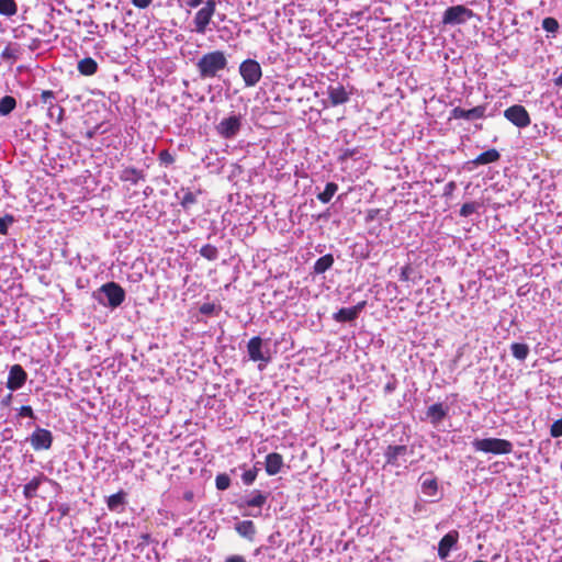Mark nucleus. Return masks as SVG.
I'll return each instance as SVG.
<instances>
[{
  "mask_svg": "<svg viewBox=\"0 0 562 562\" xmlns=\"http://www.w3.org/2000/svg\"><path fill=\"white\" fill-rule=\"evenodd\" d=\"M228 60L224 52L212 50L203 54L196 63V69L202 79L214 78L227 68Z\"/></svg>",
  "mask_w": 562,
  "mask_h": 562,
  "instance_id": "nucleus-1",
  "label": "nucleus"
},
{
  "mask_svg": "<svg viewBox=\"0 0 562 562\" xmlns=\"http://www.w3.org/2000/svg\"><path fill=\"white\" fill-rule=\"evenodd\" d=\"M472 446L475 451L492 454H509L514 449L509 440L501 438H476L473 440Z\"/></svg>",
  "mask_w": 562,
  "mask_h": 562,
  "instance_id": "nucleus-2",
  "label": "nucleus"
},
{
  "mask_svg": "<svg viewBox=\"0 0 562 562\" xmlns=\"http://www.w3.org/2000/svg\"><path fill=\"white\" fill-rule=\"evenodd\" d=\"M216 12V0H206L193 16V31L198 34H205Z\"/></svg>",
  "mask_w": 562,
  "mask_h": 562,
  "instance_id": "nucleus-3",
  "label": "nucleus"
},
{
  "mask_svg": "<svg viewBox=\"0 0 562 562\" xmlns=\"http://www.w3.org/2000/svg\"><path fill=\"white\" fill-rule=\"evenodd\" d=\"M474 12L465 5L458 4L449 7L442 15L443 25H460L471 20L474 16Z\"/></svg>",
  "mask_w": 562,
  "mask_h": 562,
  "instance_id": "nucleus-4",
  "label": "nucleus"
},
{
  "mask_svg": "<svg viewBox=\"0 0 562 562\" xmlns=\"http://www.w3.org/2000/svg\"><path fill=\"white\" fill-rule=\"evenodd\" d=\"M239 74L246 87L256 86L261 77L262 70L260 64L255 59H246L239 65Z\"/></svg>",
  "mask_w": 562,
  "mask_h": 562,
  "instance_id": "nucleus-5",
  "label": "nucleus"
},
{
  "mask_svg": "<svg viewBox=\"0 0 562 562\" xmlns=\"http://www.w3.org/2000/svg\"><path fill=\"white\" fill-rule=\"evenodd\" d=\"M504 116L518 128H525L531 124V119L524 105L514 104L504 111Z\"/></svg>",
  "mask_w": 562,
  "mask_h": 562,
  "instance_id": "nucleus-6",
  "label": "nucleus"
},
{
  "mask_svg": "<svg viewBox=\"0 0 562 562\" xmlns=\"http://www.w3.org/2000/svg\"><path fill=\"white\" fill-rule=\"evenodd\" d=\"M100 291L105 294L108 299V305L112 308H116L125 300V291L116 282L112 281L101 285Z\"/></svg>",
  "mask_w": 562,
  "mask_h": 562,
  "instance_id": "nucleus-7",
  "label": "nucleus"
},
{
  "mask_svg": "<svg viewBox=\"0 0 562 562\" xmlns=\"http://www.w3.org/2000/svg\"><path fill=\"white\" fill-rule=\"evenodd\" d=\"M240 127H241L240 117L237 115H232L229 117L223 119L216 126V130H217V133L223 138L229 139L237 135Z\"/></svg>",
  "mask_w": 562,
  "mask_h": 562,
  "instance_id": "nucleus-8",
  "label": "nucleus"
},
{
  "mask_svg": "<svg viewBox=\"0 0 562 562\" xmlns=\"http://www.w3.org/2000/svg\"><path fill=\"white\" fill-rule=\"evenodd\" d=\"M30 441L35 450H47L52 447L53 436L48 429L37 428L31 435Z\"/></svg>",
  "mask_w": 562,
  "mask_h": 562,
  "instance_id": "nucleus-9",
  "label": "nucleus"
},
{
  "mask_svg": "<svg viewBox=\"0 0 562 562\" xmlns=\"http://www.w3.org/2000/svg\"><path fill=\"white\" fill-rule=\"evenodd\" d=\"M367 305V301H361L352 307H342L338 310L333 318L338 323H347L355 321Z\"/></svg>",
  "mask_w": 562,
  "mask_h": 562,
  "instance_id": "nucleus-10",
  "label": "nucleus"
},
{
  "mask_svg": "<svg viewBox=\"0 0 562 562\" xmlns=\"http://www.w3.org/2000/svg\"><path fill=\"white\" fill-rule=\"evenodd\" d=\"M27 379L25 370L20 364H14L10 368L7 381V387L11 391L21 389Z\"/></svg>",
  "mask_w": 562,
  "mask_h": 562,
  "instance_id": "nucleus-11",
  "label": "nucleus"
},
{
  "mask_svg": "<svg viewBox=\"0 0 562 562\" xmlns=\"http://www.w3.org/2000/svg\"><path fill=\"white\" fill-rule=\"evenodd\" d=\"M486 106L477 105L470 110H464L460 106L452 109L451 117L453 119H464V120H479L485 116Z\"/></svg>",
  "mask_w": 562,
  "mask_h": 562,
  "instance_id": "nucleus-12",
  "label": "nucleus"
},
{
  "mask_svg": "<svg viewBox=\"0 0 562 562\" xmlns=\"http://www.w3.org/2000/svg\"><path fill=\"white\" fill-rule=\"evenodd\" d=\"M247 352L249 356V359L257 362V361H265L268 362L270 360L269 357H266L262 352V338L259 336H255L249 339L247 344Z\"/></svg>",
  "mask_w": 562,
  "mask_h": 562,
  "instance_id": "nucleus-13",
  "label": "nucleus"
},
{
  "mask_svg": "<svg viewBox=\"0 0 562 562\" xmlns=\"http://www.w3.org/2000/svg\"><path fill=\"white\" fill-rule=\"evenodd\" d=\"M328 99L331 106H337L349 101L350 92L340 83L337 86H329L327 89Z\"/></svg>",
  "mask_w": 562,
  "mask_h": 562,
  "instance_id": "nucleus-14",
  "label": "nucleus"
},
{
  "mask_svg": "<svg viewBox=\"0 0 562 562\" xmlns=\"http://www.w3.org/2000/svg\"><path fill=\"white\" fill-rule=\"evenodd\" d=\"M459 539L458 531L453 530L445 535L438 544V555L440 559L445 560L448 555L451 549L457 544Z\"/></svg>",
  "mask_w": 562,
  "mask_h": 562,
  "instance_id": "nucleus-15",
  "label": "nucleus"
},
{
  "mask_svg": "<svg viewBox=\"0 0 562 562\" xmlns=\"http://www.w3.org/2000/svg\"><path fill=\"white\" fill-rule=\"evenodd\" d=\"M283 465L284 461L282 454L278 452H271L266 456L265 470L268 475H277L278 473H280Z\"/></svg>",
  "mask_w": 562,
  "mask_h": 562,
  "instance_id": "nucleus-16",
  "label": "nucleus"
},
{
  "mask_svg": "<svg viewBox=\"0 0 562 562\" xmlns=\"http://www.w3.org/2000/svg\"><path fill=\"white\" fill-rule=\"evenodd\" d=\"M408 448L405 445H390L384 452L385 461L390 465H398V458L406 456Z\"/></svg>",
  "mask_w": 562,
  "mask_h": 562,
  "instance_id": "nucleus-17",
  "label": "nucleus"
},
{
  "mask_svg": "<svg viewBox=\"0 0 562 562\" xmlns=\"http://www.w3.org/2000/svg\"><path fill=\"white\" fill-rule=\"evenodd\" d=\"M448 414V407L442 403H435L427 408L426 416L431 424H439Z\"/></svg>",
  "mask_w": 562,
  "mask_h": 562,
  "instance_id": "nucleus-18",
  "label": "nucleus"
},
{
  "mask_svg": "<svg viewBox=\"0 0 562 562\" xmlns=\"http://www.w3.org/2000/svg\"><path fill=\"white\" fill-rule=\"evenodd\" d=\"M269 494H265L259 490L251 493V497L245 499L239 507H259L261 508L268 499Z\"/></svg>",
  "mask_w": 562,
  "mask_h": 562,
  "instance_id": "nucleus-19",
  "label": "nucleus"
},
{
  "mask_svg": "<svg viewBox=\"0 0 562 562\" xmlns=\"http://www.w3.org/2000/svg\"><path fill=\"white\" fill-rule=\"evenodd\" d=\"M236 532L250 541L254 540L256 535V526L251 520H243L236 524L235 526Z\"/></svg>",
  "mask_w": 562,
  "mask_h": 562,
  "instance_id": "nucleus-20",
  "label": "nucleus"
},
{
  "mask_svg": "<svg viewBox=\"0 0 562 562\" xmlns=\"http://www.w3.org/2000/svg\"><path fill=\"white\" fill-rule=\"evenodd\" d=\"M45 480L43 474L34 476L27 484L23 487V495L25 499H32L37 495V490L42 482Z\"/></svg>",
  "mask_w": 562,
  "mask_h": 562,
  "instance_id": "nucleus-21",
  "label": "nucleus"
},
{
  "mask_svg": "<svg viewBox=\"0 0 562 562\" xmlns=\"http://www.w3.org/2000/svg\"><path fill=\"white\" fill-rule=\"evenodd\" d=\"M120 179L124 182H131L132 184H137L140 180L145 179L144 172L134 167L125 168Z\"/></svg>",
  "mask_w": 562,
  "mask_h": 562,
  "instance_id": "nucleus-22",
  "label": "nucleus"
},
{
  "mask_svg": "<svg viewBox=\"0 0 562 562\" xmlns=\"http://www.w3.org/2000/svg\"><path fill=\"white\" fill-rule=\"evenodd\" d=\"M77 68L82 76H93L98 71V63L91 57H85L78 61Z\"/></svg>",
  "mask_w": 562,
  "mask_h": 562,
  "instance_id": "nucleus-23",
  "label": "nucleus"
},
{
  "mask_svg": "<svg viewBox=\"0 0 562 562\" xmlns=\"http://www.w3.org/2000/svg\"><path fill=\"white\" fill-rule=\"evenodd\" d=\"M501 154L497 149L491 148L481 153L472 162L476 166L487 165L499 160Z\"/></svg>",
  "mask_w": 562,
  "mask_h": 562,
  "instance_id": "nucleus-24",
  "label": "nucleus"
},
{
  "mask_svg": "<svg viewBox=\"0 0 562 562\" xmlns=\"http://www.w3.org/2000/svg\"><path fill=\"white\" fill-rule=\"evenodd\" d=\"M126 493L120 490L117 493L110 495L106 498V506L111 512H117L119 507L125 504Z\"/></svg>",
  "mask_w": 562,
  "mask_h": 562,
  "instance_id": "nucleus-25",
  "label": "nucleus"
},
{
  "mask_svg": "<svg viewBox=\"0 0 562 562\" xmlns=\"http://www.w3.org/2000/svg\"><path fill=\"white\" fill-rule=\"evenodd\" d=\"M334 265V257L331 254L319 257L314 263V272L321 274L326 272Z\"/></svg>",
  "mask_w": 562,
  "mask_h": 562,
  "instance_id": "nucleus-26",
  "label": "nucleus"
},
{
  "mask_svg": "<svg viewBox=\"0 0 562 562\" xmlns=\"http://www.w3.org/2000/svg\"><path fill=\"white\" fill-rule=\"evenodd\" d=\"M16 108V100L11 95L0 99V115H9Z\"/></svg>",
  "mask_w": 562,
  "mask_h": 562,
  "instance_id": "nucleus-27",
  "label": "nucleus"
},
{
  "mask_svg": "<svg viewBox=\"0 0 562 562\" xmlns=\"http://www.w3.org/2000/svg\"><path fill=\"white\" fill-rule=\"evenodd\" d=\"M337 190H338V186H337V183H335V182H328V183L325 186L324 191L317 194V199H318L322 203H328V202H330V200L333 199V196L335 195V193L337 192Z\"/></svg>",
  "mask_w": 562,
  "mask_h": 562,
  "instance_id": "nucleus-28",
  "label": "nucleus"
},
{
  "mask_svg": "<svg viewBox=\"0 0 562 562\" xmlns=\"http://www.w3.org/2000/svg\"><path fill=\"white\" fill-rule=\"evenodd\" d=\"M513 356L518 360H525L529 355V347L527 344L514 342L510 346Z\"/></svg>",
  "mask_w": 562,
  "mask_h": 562,
  "instance_id": "nucleus-29",
  "label": "nucleus"
},
{
  "mask_svg": "<svg viewBox=\"0 0 562 562\" xmlns=\"http://www.w3.org/2000/svg\"><path fill=\"white\" fill-rule=\"evenodd\" d=\"M65 110L59 104H50L47 106V115L50 120H54L57 124H60L64 120Z\"/></svg>",
  "mask_w": 562,
  "mask_h": 562,
  "instance_id": "nucleus-30",
  "label": "nucleus"
},
{
  "mask_svg": "<svg viewBox=\"0 0 562 562\" xmlns=\"http://www.w3.org/2000/svg\"><path fill=\"white\" fill-rule=\"evenodd\" d=\"M422 492L428 496H435L438 492L437 479H427L422 483Z\"/></svg>",
  "mask_w": 562,
  "mask_h": 562,
  "instance_id": "nucleus-31",
  "label": "nucleus"
},
{
  "mask_svg": "<svg viewBox=\"0 0 562 562\" xmlns=\"http://www.w3.org/2000/svg\"><path fill=\"white\" fill-rule=\"evenodd\" d=\"M18 11V7L14 0H0V14L14 15Z\"/></svg>",
  "mask_w": 562,
  "mask_h": 562,
  "instance_id": "nucleus-32",
  "label": "nucleus"
},
{
  "mask_svg": "<svg viewBox=\"0 0 562 562\" xmlns=\"http://www.w3.org/2000/svg\"><path fill=\"white\" fill-rule=\"evenodd\" d=\"M200 255L204 257L205 259L213 261L216 260L218 257V250L214 245L206 244L201 247Z\"/></svg>",
  "mask_w": 562,
  "mask_h": 562,
  "instance_id": "nucleus-33",
  "label": "nucleus"
},
{
  "mask_svg": "<svg viewBox=\"0 0 562 562\" xmlns=\"http://www.w3.org/2000/svg\"><path fill=\"white\" fill-rule=\"evenodd\" d=\"M183 192V196L181 198L180 205L188 210L191 205L196 203V196L194 193H192L189 189H181Z\"/></svg>",
  "mask_w": 562,
  "mask_h": 562,
  "instance_id": "nucleus-34",
  "label": "nucleus"
},
{
  "mask_svg": "<svg viewBox=\"0 0 562 562\" xmlns=\"http://www.w3.org/2000/svg\"><path fill=\"white\" fill-rule=\"evenodd\" d=\"M215 486L220 491H225L231 486V479L226 473H221L215 477Z\"/></svg>",
  "mask_w": 562,
  "mask_h": 562,
  "instance_id": "nucleus-35",
  "label": "nucleus"
},
{
  "mask_svg": "<svg viewBox=\"0 0 562 562\" xmlns=\"http://www.w3.org/2000/svg\"><path fill=\"white\" fill-rule=\"evenodd\" d=\"M19 48L8 45L1 53L3 59L15 61L19 58Z\"/></svg>",
  "mask_w": 562,
  "mask_h": 562,
  "instance_id": "nucleus-36",
  "label": "nucleus"
},
{
  "mask_svg": "<svg viewBox=\"0 0 562 562\" xmlns=\"http://www.w3.org/2000/svg\"><path fill=\"white\" fill-rule=\"evenodd\" d=\"M258 471L259 469L257 467L245 471L241 475L243 483L245 485H251L257 479Z\"/></svg>",
  "mask_w": 562,
  "mask_h": 562,
  "instance_id": "nucleus-37",
  "label": "nucleus"
},
{
  "mask_svg": "<svg viewBox=\"0 0 562 562\" xmlns=\"http://www.w3.org/2000/svg\"><path fill=\"white\" fill-rule=\"evenodd\" d=\"M542 27L549 33H555L559 30V22L557 19L548 16L542 20Z\"/></svg>",
  "mask_w": 562,
  "mask_h": 562,
  "instance_id": "nucleus-38",
  "label": "nucleus"
},
{
  "mask_svg": "<svg viewBox=\"0 0 562 562\" xmlns=\"http://www.w3.org/2000/svg\"><path fill=\"white\" fill-rule=\"evenodd\" d=\"M479 207H480V204L477 202L464 203L460 209V215L463 217H468L471 214H473L474 212H476Z\"/></svg>",
  "mask_w": 562,
  "mask_h": 562,
  "instance_id": "nucleus-39",
  "label": "nucleus"
},
{
  "mask_svg": "<svg viewBox=\"0 0 562 562\" xmlns=\"http://www.w3.org/2000/svg\"><path fill=\"white\" fill-rule=\"evenodd\" d=\"M14 223V216L12 214H5L0 217V235H7L9 226Z\"/></svg>",
  "mask_w": 562,
  "mask_h": 562,
  "instance_id": "nucleus-40",
  "label": "nucleus"
},
{
  "mask_svg": "<svg viewBox=\"0 0 562 562\" xmlns=\"http://www.w3.org/2000/svg\"><path fill=\"white\" fill-rule=\"evenodd\" d=\"M221 307H217L214 303H203L200 306V313L203 315H213L214 313L218 312Z\"/></svg>",
  "mask_w": 562,
  "mask_h": 562,
  "instance_id": "nucleus-41",
  "label": "nucleus"
},
{
  "mask_svg": "<svg viewBox=\"0 0 562 562\" xmlns=\"http://www.w3.org/2000/svg\"><path fill=\"white\" fill-rule=\"evenodd\" d=\"M54 100H55V93L52 90H44L41 93V101H42V103L46 104L47 106H49L50 104H56L54 102Z\"/></svg>",
  "mask_w": 562,
  "mask_h": 562,
  "instance_id": "nucleus-42",
  "label": "nucleus"
},
{
  "mask_svg": "<svg viewBox=\"0 0 562 562\" xmlns=\"http://www.w3.org/2000/svg\"><path fill=\"white\" fill-rule=\"evenodd\" d=\"M550 435L553 438H559L562 436V418L555 420L550 427Z\"/></svg>",
  "mask_w": 562,
  "mask_h": 562,
  "instance_id": "nucleus-43",
  "label": "nucleus"
},
{
  "mask_svg": "<svg viewBox=\"0 0 562 562\" xmlns=\"http://www.w3.org/2000/svg\"><path fill=\"white\" fill-rule=\"evenodd\" d=\"M412 272H413V268H412L411 263L405 265L401 269L400 280L402 282H407L409 280V278H411V273Z\"/></svg>",
  "mask_w": 562,
  "mask_h": 562,
  "instance_id": "nucleus-44",
  "label": "nucleus"
},
{
  "mask_svg": "<svg viewBox=\"0 0 562 562\" xmlns=\"http://www.w3.org/2000/svg\"><path fill=\"white\" fill-rule=\"evenodd\" d=\"M19 416L35 418L34 412H33L32 407L29 405L21 406V408L19 411Z\"/></svg>",
  "mask_w": 562,
  "mask_h": 562,
  "instance_id": "nucleus-45",
  "label": "nucleus"
},
{
  "mask_svg": "<svg viewBox=\"0 0 562 562\" xmlns=\"http://www.w3.org/2000/svg\"><path fill=\"white\" fill-rule=\"evenodd\" d=\"M159 160L165 164H172L175 161L172 155L168 150H161L159 153Z\"/></svg>",
  "mask_w": 562,
  "mask_h": 562,
  "instance_id": "nucleus-46",
  "label": "nucleus"
},
{
  "mask_svg": "<svg viewBox=\"0 0 562 562\" xmlns=\"http://www.w3.org/2000/svg\"><path fill=\"white\" fill-rule=\"evenodd\" d=\"M457 189V184L454 181H450L448 182L446 186H445V189H443V196L446 198H450L454 190Z\"/></svg>",
  "mask_w": 562,
  "mask_h": 562,
  "instance_id": "nucleus-47",
  "label": "nucleus"
},
{
  "mask_svg": "<svg viewBox=\"0 0 562 562\" xmlns=\"http://www.w3.org/2000/svg\"><path fill=\"white\" fill-rule=\"evenodd\" d=\"M134 7L138 9H146L150 5L153 0H131Z\"/></svg>",
  "mask_w": 562,
  "mask_h": 562,
  "instance_id": "nucleus-48",
  "label": "nucleus"
},
{
  "mask_svg": "<svg viewBox=\"0 0 562 562\" xmlns=\"http://www.w3.org/2000/svg\"><path fill=\"white\" fill-rule=\"evenodd\" d=\"M205 1L206 0H186V5L188 8L194 9V8H198L200 4L204 5Z\"/></svg>",
  "mask_w": 562,
  "mask_h": 562,
  "instance_id": "nucleus-49",
  "label": "nucleus"
},
{
  "mask_svg": "<svg viewBox=\"0 0 562 562\" xmlns=\"http://www.w3.org/2000/svg\"><path fill=\"white\" fill-rule=\"evenodd\" d=\"M225 562H247L243 555H231L228 557Z\"/></svg>",
  "mask_w": 562,
  "mask_h": 562,
  "instance_id": "nucleus-50",
  "label": "nucleus"
},
{
  "mask_svg": "<svg viewBox=\"0 0 562 562\" xmlns=\"http://www.w3.org/2000/svg\"><path fill=\"white\" fill-rule=\"evenodd\" d=\"M396 389V382L393 381V382H387L385 385H384V392L385 393H392L394 392Z\"/></svg>",
  "mask_w": 562,
  "mask_h": 562,
  "instance_id": "nucleus-51",
  "label": "nucleus"
},
{
  "mask_svg": "<svg viewBox=\"0 0 562 562\" xmlns=\"http://www.w3.org/2000/svg\"><path fill=\"white\" fill-rule=\"evenodd\" d=\"M554 85L557 87H562V74L554 79Z\"/></svg>",
  "mask_w": 562,
  "mask_h": 562,
  "instance_id": "nucleus-52",
  "label": "nucleus"
},
{
  "mask_svg": "<svg viewBox=\"0 0 562 562\" xmlns=\"http://www.w3.org/2000/svg\"><path fill=\"white\" fill-rule=\"evenodd\" d=\"M352 155V151H347L345 153V155L342 156V159L347 158L348 156H351Z\"/></svg>",
  "mask_w": 562,
  "mask_h": 562,
  "instance_id": "nucleus-53",
  "label": "nucleus"
},
{
  "mask_svg": "<svg viewBox=\"0 0 562 562\" xmlns=\"http://www.w3.org/2000/svg\"><path fill=\"white\" fill-rule=\"evenodd\" d=\"M10 398H11V394L8 395V397L5 398V402H9Z\"/></svg>",
  "mask_w": 562,
  "mask_h": 562,
  "instance_id": "nucleus-54",
  "label": "nucleus"
},
{
  "mask_svg": "<svg viewBox=\"0 0 562 562\" xmlns=\"http://www.w3.org/2000/svg\"><path fill=\"white\" fill-rule=\"evenodd\" d=\"M10 398H11V394L8 395V397L5 398V402H9Z\"/></svg>",
  "mask_w": 562,
  "mask_h": 562,
  "instance_id": "nucleus-55",
  "label": "nucleus"
},
{
  "mask_svg": "<svg viewBox=\"0 0 562 562\" xmlns=\"http://www.w3.org/2000/svg\"><path fill=\"white\" fill-rule=\"evenodd\" d=\"M474 562H487V561H483V560H476V561H474Z\"/></svg>",
  "mask_w": 562,
  "mask_h": 562,
  "instance_id": "nucleus-56",
  "label": "nucleus"
},
{
  "mask_svg": "<svg viewBox=\"0 0 562 562\" xmlns=\"http://www.w3.org/2000/svg\"><path fill=\"white\" fill-rule=\"evenodd\" d=\"M38 562H49V561H47V560H41V561H38Z\"/></svg>",
  "mask_w": 562,
  "mask_h": 562,
  "instance_id": "nucleus-57",
  "label": "nucleus"
}]
</instances>
